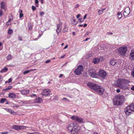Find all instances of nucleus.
Wrapping results in <instances>:
<instances>
[{"mask_svg": "<svg viewBox=\"0 0 134 134\" xmlns=\"http://www.w3.org/2000/svg\"><path fill=\"white\" fill-rule=\"evenodd\" d=\"M87 86L93 90L99 95H102L104 90L101 88L100 86L92 82H89L87 84Z\"/></svg>", "mask_w": 134, "mask_h": 134, "instance_id": "f257e3e1", "label": "nucleus"}, {"mask_svg": "<svg viewBox=\"0 0 134 134\" xmlns=\"http://www.w3.org/2000/svg\"><path fill=\"white\" fill-rule=\"evenodd\" d=\"M125 100V97L122 95L117 96L113 99L114 105H120L123 104Z\"/></svg>", "mask_w": 134, "mask_h": 134, "instance_id": "f03ea898", "label": "nucleus"}, {"mask_svg": "<svg viewBox=\"0 0 134 134\" xmlns=\"http://www.w3.org/2000/svg\"><path fill=\"white\" fill-rule=\"evenodd\" d=\"M125 112L126 114L127 115H130L134 112V103H132L129 105L125 109Z\"/></svg>", "mask_w": 134, "mask_h": 134, "instance_id": "7ed1b4c3", "label": "nucleus"}, {"mask_svg": "<svg viewBox=\"0 0 134 134\" xmlns=\"http://www.w3.org/2000/svg\"><path fill=\"white\" fill-rule=\"evenodd\" d=\"M88 74L91 77L93 78H96L98 75L96 71L93 69L91 68L88 70Z\"/></svg>", "mask_w": 134, "mask_h": 134, "instance_id": "20e7f679", "label": "nucleus"}, {"mask_svg": "<svg viewBox=\"0 0 134 134\" xmlns=\"http://www.w3.org/2000/svg\"><path fill=\"white\" fill-rule=\"evenodd\" d=\"M83 68L82 65H80L78 66L77 68L75 70L74 72L77 75H79L81 74L82 72L83 71Z\"/></svg>", "mask_w": 134, "mask_h": 134, "instance_id": "39448f33", "label": "nucleus"}, {"mask_svg": "<svg viewBox=\"0 0 134 134\" xmlns=\"http://www.w3.org/2000/svg\"><path fill=\"white\" fill-rule=\"evenodd\" d=\"M127 50V47H126L123 46L119 47L118 49V51L120 54L123 55L126 54Z\"/></svg>", "mask_w": 134, "mask_h": 134, "instance_id": "423d86ee", "label": "nucleus"}, {"mask_svg": "<svg viewBox=\"0 0 134 134\" xmlns=\"http://www.w3.org/2000/svg\"><path fill=\"white\" fill-rule=\"evenodd\" d=\"M71 118L72 120H74L80 123L84 122L82 118L76 115L72 116L71 117Z\"/></svg>", "mask_w": 134, "mask_h": 134, "instance_id": "0eeeda50", "label": "nucleus"}, {"mask_svg": "<svg viewBox=\"0 0 134 134\" xmlns=\"http://www.w3.org/2000/svg\"><path fill=\"white\" fill-rule=\"evenodd\" d=\"M74 124L75 125H74L73 130L71 132V133L74 134L75 133H77L80 129V127L77 124L75 123Z\"/></svg>", "mask_w": 134, "mask_h": 134, "instance_id": "6e6552de", "label": "nucleus"}, {"mask_svg": "<svg viewBox=\"0 0 134 134\" xmlns=\"http://www.w3.org/2000/svg\"><path fill=\"white\" fill-rule=\"evenodd\" d=\"M98 75L103 78H104L107 76L106 73L104 71L100 70L98 72Z\"/></svg>", "mask_w": 134, "mask_h": 134, "instance_id": "1a4fd4ad", "label": "nucleus"}, {"mask_svg": "<svg viewBox=\"0 0 134 134\" xmlns=\"http://www.w3.org/2000/svg\"><path fill=\"white\" fill-rule=\"evenodd\" d=\"M130 8L129 7H127L124 10L123 12L124 15V16H127L130 14Z\"/></svg>", "mask_w": 134, "mask_h": 134, "instance_id": "9d476101", "label": "nucleus"}, {"mask_svg": "<svg viewBox=\"0 0 134 134\" xmlns=\"http://www.w3.org/2000/svg\"><path fill=\"white\" fill-rule=\"evenodd\" d=\"M75 122H73L70 123L67 127V128L68 130L71 133L72 131L73 130L74 125H75Z\"/></svg>", "mask_w": 134, "mask_h": 134, "instance_id": "9b49d317", "label": "nucleus"}, {"mask_svg": "<svg viewBox=\"0 0 134 134\" xmlns=\"http://www.w3.org/2000/svg\"><path fill=\"white\" fill-rule=\"evenodd\" d=\"M62 24L60 22V23L58 24L57 25V29L56 30V32L58 34H59L60 32H61L62 29Z\"/></svg>", "mask_w": 134, "mask_h": 134, "instance_id": "f8f14e48", "label": "nucleus"}, {"mask_svg": "<svg viewBox=\"0 0 134 134\" xmlns=\"http://www.w3.org/2000/svg\"><path fill=\"white\" fill-rule=\"evenodd\" d=\"M50 91L48 89H44L43 90L42 94L44 96H47L50 93Z\"/></svg>", "mask_w": 134, "mask_h": 134, "instance_id": "ddd939ff", "label": "nucleus"}, {"mask_svg": "<svg viewBox=\"0 0 134 134\" xmlns=\"http://www.w3.org/2000/svg\"><path fill=\"white\" fill-rule=\"evenodd\" d=\"M129 82L130 81L128 80L124 79H121L122 86H124L125 88V86H124V85L127 84L129 83Z\"/></svg>", "mask_w": 134, "mask_h": 134, "instance_id": "4468645a", "label": "nucleus"}, {"mask_svg": "<svg viewBox=\"0 0 134 134\" xmlns=\"http://www.w3.org/2000/svg\"><path fill=\"white\" fill-rule=\"evenodd\" d=\"M116 82L120 88L122 89H124L125 88V87L124 86H122L121 79H118L116 81Z\"/></svg>", "mask_w": 134, "mask_h": 134, "instance_id": "2eb2a0df", "label": "nucleus"}, {"mask_svg": "<svg viewBox=\"0 0 134 134\" xmlns=\"http://www.w3.org/2000/svg\"><path fill=\"white\" fill-rule=\"evenodd\" d=\"M6 6H5V3L4 2H2L1 4V10H3L5 11L6 9Z\"/></svg>", "mask_w": 134, "mask_h": 134, "instance_id": "dca6fc26", "label": "nucleus"}, {"mask_svg": "<svg viewBox=\"0 0 134 134\" xmlns=\"http://www.w3.org/2000/svg\"><path fill=\"white\" fill-rule=\"evenodd\" d=\"M5 109L6 111H7L8 112L10 113L11 114L13 115H15L16 114V113L14 111L12 110L9 109L7 108H5Z\"/></svg>", "mask_w": 134, "mask_h": 134, "instance_id": "f3484780", "label": "nucleus"}, {"mask_svg": "<svg viewBox=\"0 0 134 134\" xmlns=\"http://www.w3.org/2000/svg\"><path fill=\"white\" fill-rule=\"evenodd\" d=\"M34 101L36 103H41L42 102V100L41 98L39 97H38L35 99Z\"/></svg>", "mask_w": 134, "mask_h": 134, "instance_id": "a211bd4d", "label": "nucleus"}, {"mask_svg": "<svg viewBox=\"0 0 134 134\" xmlns=\"http://www.w3.org/2000/svg\"><path fill=\"white\" fill-rule=\"evenodd\" d=\"M21 94L23 95L28 94L29 93V91L27 90H23L20 91Z\"/></svg>", "mask_w": 134, "mask_h": 134, "instance_id": "6ab92c4d", "label": "nucleus"}, {"mask_svg": "<svg viewBox=\"0 0 134 134\" xmlns=\"http://www.w3.org/2000/svg\"><path fill=\"white\" fill-rule=\"evenodd\" d=\"M110 63L111 65L114 66L116 63V60L114 59H112L110 60Z\"/></svg>", "mask_w": 134, "mask_h": 134, "instance_id": "aec40b11", "label": "nucleus"}, {"mask_svg": "<svg viewBox=\"0 0 134 134\" xmlns=\"http://www.w3.org/2000/svg\"><path fill=\"white\" fill-rule=\"evenodd\" d=\"M21 127L19 126L16 125H14L12 126V129L15 130H16L18 131L20 130V128Z\"/></svg>", "mask_w": 134, "mask_h": 134, "instance_id": "412c9836", "label": "nucleus"}, {"mask_svg": "<svg viewBox=\"0 0 134 134\" xmlns=\"http://www.w3.org/2000/svg\"><path fill=\"white\" fill-rule=\"evenodd\" d=\"M129 58L131 60H134V51H132L130 52Z\"/></svg>", "mask_w": 134, "mask_h": 134, "instance_id": "4be33fe9", "label": "nucleus"}, {"mask_svg": "<svg viewBox=\"0 0 134 134\" xmlns=\"http://www.w3.org/2000/svg\"><path fill=\"white\" fill-rule=\"evenodd\" d=\"M8 97L10 98H16V95L13 93H10L9 94Z\"/></svg>", "mask_w": 134, "mask_h": 134, "instance_id": "5701e85b", "label": "nucleus"}, {"mask_svg": "<svg viewBox=\"0 0 134 134\" xmlns=\"http://www.w3.org/2000/svg\"><path fill=\"white\" fill-rule=\"evenodd\" d=\"M5 102H6L5 104H8V102L7 100L5 98H2L1 99V103H3Z\"/></svg>", "mask_w": 134, "mask_h": 134, "instance_id": "b1692460", "label": "nucleus"}, {"mask_svg": "<svg viewBox=\"0 0 134 134\" xmlns=\"http://www.w3.org/2000/svg\"><path fill=\"white\" fill-rule=\"evenodd\" d=\"M100 59L98 58H95L93 60V62L95 64H97L99 62Z\"/></svg>", "mask_w": 134, "mask_h": 134, "instance_id": "393cba45", "label": "nucleus"}, {"mask_svg": "<svg viewBox=\"0 0 134 134\" xmlns=\"http://www.w3.org/2000/svg\"><path fill=\"white\" fill-rule=\"evenodd\" d=\"M8 70V69L7 67H5L1 70V72L3 73L7 71Z\"/></svg>", "mask_w": 134, "mask_h": 134, "instance_id": "a878e982", "label": "nucleus"}, {"mask_svg": "<svg viewBox=\"0 0 134 134\" xmlns=\"http://www.w3.org/2000/svg\"><path fill=\"white\" fill-rule=\"evenodd\" d=\"M119 19H121L122 17V14L121 13L118 12L117 14Z\"/></svg>", "mask_w": 134, "mask_h": 134, "instance_id": "bb28decb", "label": "nucleus"}, {"mask_svg": "<svg viewBox=\"0 0 134 134\" xmlns=\"http://www.w3.org/2000/svg\"><path fill=\"white\" fill-rule=\"evenodd\" d=\"M35 70V69H34V70L30 69V70L25 71L23 72V74H27V73H29L30 72L33 71V70Z\"/></svg>", "mask_w": 134, "mask_h": 134, "instance_id": "cd10ccee", "label": "nucleus"}, {"mask_svg": "<svg viewBox=\"0 0 134 134\" xmlns=\"http://www.w3.org/2000/svg\"><path fill=\"white\" fill-rule=\"evenodd\" d=\"M12 57V56L11 55H9L8 56H7V60H10L11 59Z\"/></svg>", "mask_w": 134, "mask_h": 134, "instance_id": "c85d7f7f", "label": "nucleus"}, {"mask_svg": "<svg viewBox=\"0 0 134 134\" xmlns=\"http://www.w3.org/2000/svg\"><path fill=\"white\" fill-rule=\"evenodd\" d=\"M13 19H9L8 20V21L6 23V25H9L10 24L11 22L10 21L12 20Z\"/></svg>", "mask_w": 134, "mask_h": 134, "instance_id": "c756f323", "label": "nucleus"}, {"mask_svg": "<svg viewBox=\"0 0 134 134\" xmlns=\"http://www.w3.org/2000/svg\"><path fill=\"white\" fill-rule=\"evenodd\" d=\"M8 34H10L13 33V31L12 29H9L8 30Z\"/></svg>", "mask_w": 134, "mask_h": 134, "instance_id": "7c9ffc66", "label": "nucleus"}, {"mask_svg": "<svg viewBox=\"0 0 134 134\" xmlns=\"http://www.w3.org/2000/svg\"><path fill=\"white\" fill-rule=\"evenodd\" d=\"M68 30V28L66 27H65L63 29V32L64 33L67 32Z\"/></svg>", "mask_w": 134, "mask_h": 134, "instance_id": "2f4dec72", "label": "nucleus"}, {"mask_svg": "<svg viewBox=\"0 0 134 134\" xmlns=\"http://www.w3.org/2000/svg\"><path fill=\"white\" fill-rule=\"evenodd\" d=\"M103 12L100 9H99L98 11V14L99 15H100L103 13Z\"/></svg>", "mask_w": 134, "mask_h": 134, "instance_id": "473e14b6", "label": "nucleus"}, {"mask_svg": "<svg viewBox=\"0 0 134 134\" xmlns=\"http://www.w3.org/2000/svg\"><path fill=\"white\" fill-rule=\"evenodd\" d=\"M39 13L40 14V15L41 16H42L44 14V13L43 12H40Z\"/></svg>", "mask_w": 134, "mask_h": 134, "instance_id": "72a5a7b5", "label": "nucleus"}, {"mask_svg": "<svg viewBox=\"0 0 134 134\" xmlns=\"http://www.w3.org/2000/svg\"><path fill=\"white\" fill-rule=\"evenodd\" d=\"M32 10L34 11L36 9V7L34 5L32 6Z\"/></svg>", "mask_w": 134, "mask_h": 134, "instance_id": "f704fd0d", "label": "nucleus"}, {"mask_svg": "<svg viewBox=\"0 0 134 134\" xmlns=\"http://www.w3.org/2000/svg\"><path fill=\"white\" fill-rule=\"evenodd\" d=\"M23 16V14L22 13H20L19 17L20 18L22 17Z\"/></svg>", "mask_w": 134, "mask_h": 134, "instance_id": "c9c22d12", "label": "nucleus"}, {"mask_svg": "<svg viewBox=\"0 0 134 134\" xmlns=\"http://www.w3.org/2000/svg\"><path fill=\"white\" fill-rule=\"evenodd\" d=\"M131 74L134 77V69L131 72Z\"/></svg>", "mask_w": 134, "mask_h": 134, "instance_id": "e433bc0d", "label": "nucleus"}, {"mask_svg": "<svg viewBox=\"0 0 134 134\" xmlns=\"http://www.w3.org/2000/svg\"><path fill=\"white\" fill-rule=\"evenodd\" d=\"M18 39L20 41L22 40V38L20 36H18Z\"/></svg>", "mask_w": 134, "mask_h": 134, "instance_id": "4c0bfd02", "label": "nucleus"}, {"mask_svg": "<svg viewBox=\"0 0 134 134\" xmlns=\"http://www.w3.org/2000/svg\"><path fill=\"white\" fill-rule=\"evenodd\" d=\"M12 81V80L11 78H9L8 80V83H10Z\"/></svg>", "mask_w": 134, "mask_h": 134, "instance_id": "58836bf2", "label": "nucleus"}, {"mask_svg": "<svg viewBox=\"0 0 134 134\" xmlns=\"http://www.w3.org/2000/svg\"><path fill=\"white\" fill-rule=\"evenodd\" d=\"M79 20L81 23H82L84 21V20L83 19V20L82 18L80 19Z\"/></svg>", "mask_w": 134, "mask_h": 134, "instance_id": "ea45409f", "label": "nucleus"}, {"mask_svg": "<svg viewBox=\"0 0 134 134\" xmlns=\"http://www.w3.org/2000/svg\"><path fill=\"white\" fill-rule=\"evenodd\" d=\"M19 126L21 127L20 128V130L25 128L26 127L25 126Z\"/></svg>", "mask_w": 134, "mask_h": 134, "instance_id": "a19ab883", "label": "nucleus"}, {"mask_svg": "<svg viewBox=\"0 0 134 134\" xmlns=\"http://www.w3.org/2000/svg\"><path fill=\"white\" fill-rule=\"evenodd\" d=\"M3 10H1V16H2L3 15Z\"/></svg>", "mask_w": 134, "mask_h": 134, "instance_id": "79ce46f5", "label": "nucleus"}, {"mask_svg": "<svg viewBox=\"0 0 134 134\" xmlns=\"http://www.w3.org/2000/svg\"><path fill=\"white\" fill-rule=\"evenodd\" d=\"M12 86H8L7 87V88H8V89H9V90H10L12 88Z\"/></svg>", "mask_w": 134, "mask_h": 134, "instance_id": "37998d69", "label": "nucleus"}, {"mask_svg": "<svg viewBox=\"0 0 134 134\" xmlns=\"http://www.w3.org/2000/svg\"><path fill=\"white\" fill-rule=\"evenodd\" d=\"M8 132H2L1 133L2 134H8Z\"/></svg>", "mask_w": 134, "mask_h": 134, "instance_id": "c03bdc74", "label": "nucleus"}, {"mask_svg": "<svg viewBox=\"0 0 134 134\" xmlns=\"http://www.w3.org/2000/svg\"><path fill=\"white\" fill-rule=\"evenodd\" d=\"M31 97H36V95L35 94H33L31 95Z\"/></svg>", "mask_w": 134, "mask_h": 134, "instance_id": "a18cd8bd", "label": "nucleus"}, {"mask_svg": "<svg viewBox=\"0 0 134 134\" xmlns=\"http://www.w3.org/2000/svg\"><path fill=\"white\" fill-rule=\"evenodd\" d=\"M9 90V89H8V88H6L5 89H4L2 91H6L7 90Z\"/></svg>", "mask_w": 134, "mask_h": 134, "instance_id": "49530a36", "label": "nucleus"}, {"mask_svg": "<svg viewBox=\"0 0 134 134\" xmlns=\"http://www.w3.org/2000/svg\"><path fill=\"white\" fill-rule=\"evenodd\" d=\"M51 61L50 60H47L46 61L45 63H49L51 62Z\"/></svg>", "mask_w": 134, "mask_h": 134, "instance_id": "de8ad7c7", "label": "nucleus"}, {"mask_svg": "<svg viewBox=\"0 0 134 134\" xmlns=\"http://www.w3.org/2000/svg\"><path fill=\"white\" fill-rule=\"evenodd\" d=\"M131 90L134 91V86L133 85L132 86V87L131 88Z\"/></svg>", "mask_w": 134, "mask_h": 134, "instance_id": "09e8293b", "label": "nucleus"}, {"mask_svg": "<svg viewBox=\"0 0 134 134\" xmlns=\"http://www.w3.org/2000/svg\"><path fill=\"white\" fill-rule=\"evenodd\" d=\"M87 14H85L84 15V17H83V20H85V19H86V18L87 17Z\"/></svg>", "mask_w": 134, "mask_h": 134, "instance_id": "8fccbe9b", "label": "nucleus"}, {"mask_svg": "<svg viewBox=\"0 0 134 134\" xmlns=\"http://www.w3.org/2000/svg\"><path fill=\"white\" fill-rule=\"evenodd\" d=\"M63 100H66L67 101H68V99H67L66 98H64L62 99Z\"/></svg>", "mask_w": 134, "mask_h": 134, "instance_id": "3c124183", "label": "nucleus"}, {"mask_svg": "<svg viewBox=\"0 0 134 134\" xmlns=\"http://www.w3.org/2000/svg\"><path fill=\"white\" fill-rule=\"evenodd\" d=\"M120 89H118L116 90V92H117V93H119V92H120Z\"/></svg>", "mask_w": 134, "mask_h": 134, "instance_id": "603ef678", "label": "nucleus"}, {"mask_svg": "<svg viewBox=\"0 0 134 134\" xmlns=\"http://www.w3.org/2000/svg\"><path fill=\"white\" fill-rule=\"evenodd\" d=\"M79 5L78 4H77L75 5V8H77L79 7Z\"/></svg>", "mask_w": 134, "mask_h": 134, "instance_id": "864d4df0", "label": "nucleus"}, {"mask_svg": "<svg viewBox=\"0 0 134 134\" xmlns=\"http://www.w3.org/2000/svg\"><path fill=\"white\" fill-rule=\"evenodd\" d=\"M80 14H78L77 15V16H76V18H79V17H80Z\"/></svg>", "mask_w": 134, "mask_h": 134, "instance_id": "5fc2aeb1", "label": "nucleus"}, {"mask_svg": "<svg viewBox=\"0 0 134 134\" xmlns=\"http://www.w3.org/2000/svg\"><path fill=\"white\" fill-rule=\"evenodd\" d=\"M35 2L36 4L38 3V0H35Z\"/></svg>", "mask_w": 134, "mask_h": 134, "instance_id": "6e6d98bb", "label": "nucleus"}, {"mask_svg": "<svg viewBox=\"0 0 134 134\" xmlns=\"http://www.w3.org/2000/svg\"><path fill=\"white\" fill-rule=\"evenodd\" d=\"M90 39V38H86L85 41H87L88 40Z\"/></svg>", "mask_w": 134, "mask_h": 134, "instance_id": "4d7b16f0", "label": "nucleus"}, {"mask_svg": "<svg viewBox=\"0 0 134 134\" xmlns=\"http://www.w3.org/2000/svg\"><path fill=\"white\" fill-rule=\"evenodd\" d=\"M63 76V75L62 74H60L59 76V78H61Z\"/></svg>", "mask_w": 134, "mask_h": 134, "instance_id": "13d9d810", "label": "nucleus"}, {"mask_svg": "<svg viewBox=\"0 0 134 134\" xmlns=\"http://www.w3.org/2000/svg\"><path fill=\"white\" fill-rule=\"evenodd\" d=\"M107 33L109 35H111L113 34V33L112 32H107Z\"/></svg>", "mask_w": 134, "mask_h": 134, "instance_id": "bf43d9fd", "label": "nucleus"}, {"mask_svg": "<svg viewBox=\"0 0 134 134\" xmlns=\"http://www.w3.org/2000/svg\"><path fill=\"white\" fill-rule=\"evenodd\" d=\"M87 25V24H85L83 25V27H86Z\"/></svg>", "mask_w": 134, "mask_h": 134, "instance_id": "052dcab7", "label": "nucleus"}, {"mask_svg": "<svg viewBox=\"0 0 134 134\" xmlns=\"http://www.w3.org/2000/svg\"><path fill=\"white\" fill-rule=\"evenodd\" d=\"M68 47V45H66L64 48V49H66L67 47Z\"/></svg>", "mask_w": 134, "mask_h": 134, "instance_id": "680f3d73", "label": "nucleus"}, {"mask_svg": "<svg viewBox=\"0 0 134 134\" xmlns=\"http://www.w3.org/2000/svg\"><path fill=\"white\" fill-rule=\"evenodd\" d=\"M105 10V8H104V9H102L101 10H100L102 11V12H103V11L104 10Z\"/></svg>", "mask_w": 134, "mask_h": 134, "instance_id": "e2e57ef3", "label": "nucleus"}, {"mask_svg": "<svg viewBox=\"0 0 134 134\" xmlns=\"http://www.w3.org/2000/svg\"><path fill=\"white\" fill-rule=\"evenodd\" d=\"M92 55V54H88V56L89 57H91Z\"/></svg>", "mask_w": 134, "mask_h": 134, "instance_id": "0e129e2a", "label": "nucleus"}, {"mask_svg": "<svg viewBox=\"0 0 134 134\" xmlns=\"http://www.w3.org/2000/svg\"><path fill=\"white\" fill-rule=\"evenodd\" d=\"M79 26L80 27H82V26H83V24L80 25H79Z\"/></svg>", "mask_w": 134, "mask_h": 134, "instance_id": "69168bd1", "label": "nucleus"}, {"mask_svg": "<svg viewBox=\"0 0 134 134\" xmlns=\"http://www.w3.org/2000/svg\"><path fill=\"white\" fill-rule=\"evenodd\" d=\"M93 134H98L96 132H94L93 133Z\"/></svg>", "mask_w": 134, "mask_h": 134, "instance_id": "338daca9", "label": "nucleus"}, {"mask_svg": "<svg viewBox=\"0 0 134 134\" xmlns=\"http://www.w3.org/2000/svg\"><path fill=\"white\" fill-rule=\"evenodd\" d=\"M72 34L73 35H75V32H73L72 33Z\"/></svg>", "mask_w": 134, "mask_h": 134, "instance_id": "774afa93", "label": "nucleus"}]
</instances>
